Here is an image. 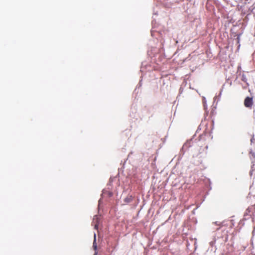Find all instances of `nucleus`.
<instances>
[{
    "mask_svg": "<svg viewBox=\"0 0 255 255\" xmlns=\"http://www.w3.org/2000/svg\"><path fill=\"white\" fill-rule=\"evenodd\" d=\"M244 105L247 108H252L253 105V98L246 97L244 101Z\"/></svg>",
    "mask_w": 255,
    "mask_h": 255,
    "instance_id": "obj_1",
    "label": "nucleus"
},
{
    "mask_svg": "<svg viewBox=\"0 0 255 255\" xmlns=\"http://www.w3.org/2000/svg\"><path fill=\"white\" fill-rule=\"evenodd\" d=\"M96 222V224L94 225V228L96 230H98V218H94L93 220V222Z\"/></svg>",
    "mask_w": 255,
    "mask_h": 255,
    "instance_id": "obj_2",
    "label": "nucleus"
},
{
    "mask_svg": "<svg viewBox=\"0 0 255 255\" xmlns=\"http://www.w3.org/2000/svg\"><path fill=\"white\" fill-rule=\"evenodd\" d=\"M132 197L129 196V197H128L127 198H125L124 200V201H125V202L128 203L132 201Z\"/></svg>",
    "mask_w": 255,
    "mask_h": 255,
    "instance_id": "obj_3",
    "label": "nucleus"
},
{
    "mask_svg": "<svg viewBox=\"0 0 255 255\" xmlns=\"http://www.w3.org/2000/svg\"><path fill=\"white\" fill-rule=\"evenodd\" d=\"M94 238H95V240H94V242L93 243V247L94 250L96 251V250H97V245H96V244L95 243V240H96V234H94Z\"/></svg>",
    "mask_w": 255,
    "mask_h": 255,
    "instance_id": "obj_4",
    "label": "nucleus"
}]
</instances>
